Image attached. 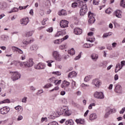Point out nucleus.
Returning a JSON list of instances; mask_svg holds the SVG:
<instances>
[{
  "label": "nucleus",
  "instance_id": "nucleus-1",
  "mask_svg": "<svg viewBox=\"0 0 125 125\" xmlns=\"http://www.w3.org/2000/svg\"><path fill=\"white\" fill-rule=\"evenodd\" d=\"M10 74L11 75V79L13 81H17L21 78V74L17 71H10Z\"/></svg>",
  "mask_w": 125,
  "mask_h": 125
},
{
  "label": "nucleus",
  "instance_id": "nucleus-2",
  "mask_svg": "<svg viewBox=\"0 0 125 125\" xmlns=\"http://www.w3.org/2000/svg\"><path fill=\"white\" fill-rule=\"evenodd\" d=\"M61 111H62V113H60V115H63V114H64L65 116H70V115L72 114V112H71L69 110V108L67 106L62 107L61 109Z\"/></svg>",
  "mask_w": 125,
  "mask_h": 125
},
{
  "label": "nucleus",
  "instance_id": "nucleus-3",
  "mask_svg": "<svg viewBox=\"0 0 125 125\" xmlns=\"http://www.w3.org/2000/svg\"><path fill=\"white\" fill-rule=\"evenodd\" d=\"M52 55L56 61H61V60H62L61 55L59 54V52L57 51H53L52 53Z\"/></svg>",
  "mask_w": 125,
  "mask_h": 125
},
{
  "label": "nucleus",
  "instance_id": "nucleus-4",
  "mask_svg": "<svg viewBox=\"0 0 125 125\" xmlns=\"http://www.w3.org/2000/svg\"><path fill=\"white\" fill-rule=\"evenodd\" d=\"M88 17L89 18L88 23H89V24H93V23L95 22V18H94L95 17V15L90 11L88 13Z\"/></svg>",
  "mask_w": 125,
  "mask_h": 125
},
{
  "label": "nucleus",
  "instance_id": "nucleus-5",
  "mask_svg": "<svg viewBox=\"0 0 125 125\" xmlns=\"http://www.w3.org/2000/svg\"><path fill=\"white\" fill-rule=\"evenodd\" d=\"M24 66L25 68H31L34 65V62L33 61V59H29L28 61L23 62Z\"/></svg>",
  "mask_w": 125,
  "mask_h": 125
},
{
  "label": "nucleus",
  "instance_id": "nucleus-6",
  "mask_svg": "<svg viewBox=\"0 0 125 125\" xmlns=\"http://www.w3.org/2000/svg\"><path fill=\"white\" fill-rule=\"evenodd\" d=\"M94 97L97 99H104V94L102 92H95L94 94Z\"/></svg>",
  "mask_w": 125,
  "mask_h": 125
},
{
  "label": "nucleus",
  "instance_id": "nucleus-7",
  "mask_svg": "<svg viewBox=\"0 0 125 125\" xmlns=\"http://www.w3.org/2000/svg\"><path fill=\"white\" fill-rule=\"evenodd\" d=\"M35 69L36 70H43L45 69V65L44 63L40 62L34 66Z\"/></svg>",
  "mask_w": 125,
  "mask_h": 125
},
{
  "label": "nucleus",
  "instance_id": "nucleus-8",
  "mask_svg": "<svg viewBox=\"0 0 125 125\" xmlns=\"http://www.w3.org/2000/svg\"><path fill=\"white\" fill-rule=\"evenodd\" d=\"M114 91L116 93L122 94V93H123V88H122V86L120 84L116 85L114 88Z\"/></svg>",
  "mask_w": 125,
  "mask_h": 125
},
{
  "label": "nucleus",
  "instance_id": "nucleus-9",
  "mask_svg": "<svg viewBox=\"0 0 125 125\" xmlns=\"http://www.w3.org/2000/svg\"><path fill=\"white\" fill-rule=\"evenodd\" d=\"M69 85H70V82H67L66 80H64L61 86L62 88H63L65 91H67V88L69 87Z\"/></svg>",
  "mask_w": 125,
  "mask_h": 125
},
{
  "label": "nucleus",
  "instance_id": "nucleus-10",
  "mask_svg": "<svg viewBox=\"0 0 125 125\" xmlns=\"http://www.w3.org/2000/svg\"><path fill=\"white\" fill-rule=\"evenodd\" d=\"M9 111H10L9 107L4 106L0 109V114H1V115H6V114H7Z\"/></svg>",
  "mask_w": 125,
  "mask_h": 125
},
{
  "label": "nucleus",
  "instance_id": "nucleus-11",
  "mask_svg": "<svg viewBox=\"0 0 125 125\" xmlns=\"http://www.w3.org/2000/svg\"><path fill=\"white\" fill-rule=\"evenodd\" d=\"M87 12V7L86 5H84V6H82L80 9V15L83 16L84 15L85 13Z\"/></svg>",
  "mask_w": 125,
  "mask_h": 125
},
{
  "label": "nucleus",
  "instance_id": "nucleus-12",
  "mask_svg": "<svg viewBox=\"0 0 125 125\" xmlns=\"http://www.w3.org/2000/svg\"><path fill=\"white\" fill-rule=\"evenodd\" d=\"M92 84L95 85L96 87H99L101 85V81L99 79H94L92 82Z\"/></svg>",
  "mask_w": 125,
  "mask_h": 125
},
{
  "label": "nucleus",
  "instance_id": "nucleus-13",
  "mask_svg": "<svg viewBox=\"0 0 125 125\" xmlns=\"http://www.w3.org/2000/svg\"><path fill=\"white\" fill-rule=\"evenodd\" d=\"M69 22L66 20H62L60 23L61 28H67Z\"/></svg>",
  "mask_w": 125,
  "mask_h": 125
},
{
  "label": "nucleus",
  "instance_id": "nucleus-14",
  "mask_svg": "<svg viewBox=\"0 0 125 125\" xmlns=\"http://www.w3.org/2000/svg\"><path fill=\"white\" fill-rule=\"evenodd\" d=\"M29 23V18H24L21 20V24L22 26H26Z\"/></svg>",
  "mask_w": 125,
  "mask_h": 125
},
{
  "label": "nucleus",
  "instance_id": "nucleus-15",
  "mask_svg": "<svg viewBox=\"0 0 125 125\" xmlns=\"http://www.w3.org/2000/svg\"><path fill=\"white\" fill-rule=\"evenodd\" d=\"M60 115V113H59L58 112L53 111L51 113L50 116L51 119H54L55 118H58Z\"/></svg>",
  "mask_w": 125,
  "mask_h": 125
},
{
  "label": "nucleus",
  "instance_id": "nucleus-16",
  "mask_svg": "<svg viewBox=\"0 0 125 125\" xmlns=\"http://www.w3.org/2000/svg\"><path fill=\"white\" fill-rule=\"evenodd\" d=\"M83 33L82 29L79 28H75L74 29V34L75 35H81Z\"/></svg>",
  "mask_w": 125,
  "mask_h": 125
},
{
  "label": "nucleus",
  "instance_id": "nucleus-17",
  "mask_svg": "<svg viewBox=\"0 0 125 125\" xmlns=\"http://www.w3.org/2000/svg\"><path fill=\"white\" fill-rule=\"evenodd\" d=\"M89 119L90 121H94L97 119V115L96 113H92L89 115Z\"/></svg>",
  "mask_w": 125,
  "mask_h": 125
},
{
  "label": "nucleus",
  "instance_id": "nucleus-18",
  "mask_svg": "<svg viewBox=\"0 0 125 125\" xmlns=\"http://www.w3.org/2000/svg\"><path fill=\"white\" fill-rule=\"evenodd\" d=\"M114 15L118 18H122V12L119 10H117L114 12Z\"/></svg>",
  "mask_w": 125,
  "mask_h": 125
},
{
  "label": "nucleus",
  "instance_id": "nucleus-19",
  "mask_svg": "<svg viewBox=\"0 0 125 125\" xmlns=\"http://www.w3.org/2000/svg\"><path fill=\"white\" fill-rule=\"evenodd\" d=\"M77 76V72L75 71H72L69 73L68 75V79H72V78H74V77Z\"/></svg>",
  "mask_w": 125,
  "mask_h": 125
},
{
  "label": "nucleus",
  "instance_id": "nucleus-20",
  "mask_svg": "<svg viewBox=\"0 0 125 125\" xmlns=\"http://www.w3.org/2000/svg\"><path fill=\"white\" fill-rule=\"evenodd\" d=\"M113 112V109L110 108L109 107L107 108L106 110V113L104 115L105 118H107V117Z\"/></svg>",
  "mask_w": 125,
  "mask_h": 125
},
{
  "label": "nucleus",
  "instance_id": "nucleus-21",
  "mask_svg": "<svg viewBox=\"0 0 125 125\" xmlns=\"http://www.w3.org/2000/svg\"><path fill=\"white\" fill-rule=\"evenodd\" d=\"M76 123L77 125H84L85 121L84 119H79L75 120Z\"/></svg>",
  "mask_w": 125,
  "mask_h": 125
},
{
  "label": "nucleus",
  "instance_id": "nucleus-22",
  "mask_svg": "<svg viewBox=\"0 0 125 125\" xmlns=\"http://www.w3.org/2000/svg\"><path fill=\"white\" fill-rule=\"evenodd\" d=\"M91 57L93 61H97L98 59V55L97 54H93L91 55Z\"/></svg>",
  "mask_w": 125,
  "mask_h": 125
},
{
  "label": "nucleus",
  "instance_id": "nucleus-23",
  "mask_svg": "<svg viewBox=\"0 0 125 125\" xmlns=\"http://www.w3.org/2000/svg\"><path fill=\"white\" fill-rule=\"evenodd\" d=\"M65 125H74V121L72 119L68 120L65 122Z\"/></svg>",
  "mask_w": 125,
  "mask_h": 125
},
{
  "label": "nucleus",
  "instance_id": "nucleus-24",
  "mask_svg": "<svg viewBox=\"0 0 125 125\" xmlns=\"http://www.w3.org/2000/svg\"><path fill=\"white\" fill-rule=\"evenodd\" d=\"M33 42L32 40H29V39H26V40H24L22 42V43L23 44H25V45H27V44H29V43H31Z\"/></svg>",
  "mask_w": 125,
  "mask_h": 125
},
{
  "label": "nucleus",
  "instance_id": "nucleus-25",
  "mask_svg": "<svg viewBox=\"0 0 125 125\" xmlns=\"http://www.w3.org/2000/svg\"><path fill=\"white\" fill-rule=\"evenodd\" d=\"M33 34H34L33 31H28L26 33L25 37H26V38H28L29 37H32V36H33Z\"/></svg>",
  "mask_w": 125,
  "mask_h": 125
},
{
  "label": "nucleus",
  "instance_id": "nucleus-26",
  "mask_svg": "<svg viewBox=\"0 0 125 125\" xmlns=\"http://www.w3.org/2000/svg\"><path fill=\"white\" fill-rule=\"evenodd\" d=\"M91 46H93V44H89V43H84L83 45V47H85V48H90Z\"/></svg>",
  "mask_w": 125,
  "mask_h": 125
},
{
  "label": "nucleus",
  "instance_id": "nucleus-27",
  "mask_svg": "<svg viewBox=\"0 0 125 125\" xmlns=\"http://www.w3.org/2000/svg\"><path fill=\"white\" fill-rule=\"evenodd\" d=\"M59 15H67V12L65 10H62L59 12Z\"/></svg>",
  "mask_w": 125,
  "mask_h": 125
},
{
  "label": "nucleus",
  "instance_id": "nucleus-28",
  "mask_svg": "<svg viewBox=\"0 0 125 125\" xmlns=\"http://www.w3.org/2000/svg\"><path fill=\"white\" fill-rule=\"evenodd\" d=\"M38 46L37 45H33L32 46L30 47V49L32 51H36V50H38Z\"/></svg>",
  "mask_w": 125,
  "mask_h": 125
},
{
  "label": "nucleus",
  "instance_id": "nucleus-29",
  "mask_svg": "<svg viewBox=\"0 0 125 125\" xmlns=\"http://www.w3.org/2000/svg\"><path fill=\"white\" fill-rule=\"evenodd\" d=\"M68 54H70L71 56L75 53V50L73 48H71L70 50H68Z\"/></svg>",
  "mask_w": 125,
  "mask_h": 125
},
{
  "label": "nucleus",
  "instance_id": "nucleus-30",
  "mask_svg": "<svg viewBox=\"0 0 125 125\" xmlns=\"http://www.w3.org/2000/svg\"><path fill=\"white\" fill-rule=\"evenodd\" d=\"M54 43L55 44H59L62 42V40L61 39H57L53 41Z\"/></svg>",
  "mask_w": 125,
  "mask_h": 125
},
{
  "label": "nucleus",
  "instance_id": "nucleus-31",
  "mask_svg": "<svg viewBox=\"0 0 125 125\" xmlns=\"http://www.w3.org/2000/svg\"><path fill=\"white\" fill-rule=\"evenodd\" d=\"M78 5L80 7H83V6L84 5H86V4H85V2H84L83 1H80L78 3Z\"/></svg>",
  "mask_w": 125,
  "mask_h": 125
},
{
  "label": "nucleus",
  "instance_id": "nucleus-32",
  "mask_svg": "<svg viewBox=\"0 0 125 125\" xmlns=\"http://www.w3.org/2000/svg\"><path fill=\"white\" fill-rule=\"evenodd\" d=\"M3 103H10V101L8 99H6L0 102V104H3Z\"/></svg>",
  "mask_w": 125,
  "mask_h": 125
},
{
  "label": "nucleus",
  "instance_id": "nucleus-33",
  "mask_svg": "<svg viewBox=\"0 0 125 125\" xmlns=\"http://www.w3.org/2000/svg\"><path fill=\"white\" fill-rule=\"evenodd\" d=\"M71 88L72 89H75L76 88V82L72 81L71 83Z\"/></svg>",
  "mask_w": 125,
  "mask_h": 125
},
{
  "label": "nucleus",
  "instance_id": "nucleus-34",
  "mask_svg": "<svg viewBox=\"0 0 125 125\" xmlns=\"http://www.w3.org/2000/svg\"><path fill=\"white\" fill-rule=\"evenodd\" d=\"M91 77L90 76H86L84 79V82H87L88 81H90Z\"/></svg>",
  "mask_w": 125,
  "mask_h": 125
},
{
  "label": "nucleus",
  "instance_id": "nucleus-35",
  "mask_svg": "<svg viewBox=\"0 0 125 125\" xmlns=\"http://www.w3.org/2000/svg\"><path fill=\"white\" fill-rule=\"evenodd\" d=\"M53 62H54L53 61H47L46 62V63H47V66H48V67H51V66H52L51 63H53Z\"/></svg>",
  "mask_w": 125,
  "mask_h": 125
},
{
  "label": "nucleus",
  "instance_id": "nucleus-36",
  "mask_svg": "<svg viewBox=\"0 0 125 125\" xmlns=\"http://www.w3.org/2000/svg\"><path fill=\"white\" fill-rule=\"evenodd\" d=\"M47 125H58V123L56 122V121H53L50 122Z\"/></svg>",
  "mask_w": 125,
  "mask_h": 125
},
{
  "label": "nucleus",
  "instance_id": "nucleus-37",
  "mask_svg": "<svg viewBox=\"0 0 125 125\" xmlns=\"http://www.w3.org/2000/svg\"><path fill=\"white\" fill-rule=\"evenodd\" d=\"M92 107H95V103H92L89 104L88 106V109L89 110H91L92 109Z\"/></svg>",
  "mask_w": 125,
  "mask_h": 125
},
{
  "label": "nucleus",
  "instance_id": "nucleus-38",
  "mask_svg": "<svg viewBox=\"0 0 125 125\" xmlns=\"http://www.w3.org/2000/svg\"><path fill=\"white\" fill-rule=\"evenodd\" d=\"M120 6H122V7H125V0H121Z\"/></svg>",
  "mask_w": 125,
  "mask_h": 125
},
{
  "label": "nucleus",
  "instance_id": "nucleus-39",
  "mask_svg": "<svg viewBox=\"0 0 125 125\" xmlns=\"http://www.w3.org/2000/svg\"><path fill=\"white\" fill-rule=\"evenodd\" d=\"M55 90L56 91L57 90H59V86H57L55 87L53 89L50 90V92H52L53 91H54Z\"/></svg>",
  "mask_w": 125,
  "mask_h": 125
},
{
  "label": "nucleus",
  "instance_id": "nucleus-40",
  "mask_svg": "<svg viewBox=\"0 0 125 125\" xmlns=\"http://www.w3.org/2000/svg\"><path fill=\"white\" fill-rule=\"evenodd\" d=\"M15 110H17V111H21L22 110V106L20 105H18L15 107Z\"/></svg>",
  "mask_w": 125,
  "mask_h": 125
},
{
  "label": "nucleus",
  "instance_id": "nucleus-41",
  "mask_svg": "<svg viewBox=\"0 0 125 125\" xmlns=\"http://www.w3.org/2000/svg\"><path fill=\"white\" fill-rule=\"evenodd\" d=\"M52 84L51 83H47L44 86V88H49V87H51L52 86Z\"/></svg>",
  "mask_w": 125,
  "mask_h": 125
},
{
  "label": "nucleus",
  "instance_id": "nucleus-42",
  "mask_svg": "<svg viewBox=\"0 0 125 125\" xmlns=\"http://www.w3.org/2000/svg\"><path fill=\"white\" fill-rule=\"evenodd\" d=\"M49 81H50V83H55L56 80H55V77H52L49 79Z\"/></svg>",
  "mask_w": 125,
  "mask_h": 125
},
{
  "label": "nucleus",
  "instance_id": "nucleus-43",
  "mask_svg": "<svg viewBox=\"0 0 125 125\" xmlns=\"http://www.w3.org/2000/svg\"><path fill=\"white\" fill-rule=\"evenodd\" d=\"M27 99H28V97H24L21 99V102H22V103H27Z\"/></svg>",
  "mask_w": 125,
  "mask_h": 125
},
{
  "label": "nucleus",
  "instance_id": "nucleus-44",
  "mask_svg": "<svg viewBox=\"0 0 125 125\" xmlns=\"http://www.w3.org/2000/svg\"><path fill=\"white\" fill-rule=\"evenodd\" d=\"M52 74H53V75H57V76H61V72L59 71L53 72Z\"/></svg>",
  "mask_w": 125,
  "mask_h": 125
},
{
  "label": "nucleus",
  "instance_id": "nucleus-45",
  "mask_svg": "<svg viewBox=\"0 0 125 125\" xmlns=\"http://www.w3.org/2000/svg\"><path fill=\"white\" fill-rule=\"evenodd\" d=\"M112 34H110V33H104L103 36V38H107V37H109V36H111Z\"/></svg>",
  "mask_w": 125,
  "mask_h": 125
},
{
  "label": "nucleus",
  "instance_id": "nucleus-46",
  "mask_svg": "<svg viewBox=\"0 0 125 125\" xmlns=\"http://www.w3.org/2000/svg\"><path fill=\"white\" fill-rule=\"evenodd\" d=\"M11 48L14 52H15V51H16L17 52L19 48L15 46H12Z\"/></svg>",
  "mask_w": 125,
  "mask_h": 125
},
{
  "label": "nucleus",
  "instance_id": "nucleus-47",
  "mask_svg": "<svg viewBox=\"0 0 125 125\" xmlns=\"http://www.w3.org/2000/svg\"><path fill=\"white\" fill-rule=\"evenodd\" d=\"M47 117H42L41 118V122L42 123H43V122H45V123H46V122H47Z\"/></svg>",
  "mask_w": 125,
  "mask_h": 125
},
{
  "label": "nucleus",
  "instance_id": "nucleus-48",
  "mask_svg": "<svg viewBox=\"0 0 125 125\" xmlns=\"http://www.w3.org/2000/svg\"><path fill=\"white\" fill-rule=\"evenodd\" d=\"M78 6V3L77 2H73L72 4V7L73 8H76Z\"/></svg>",
  "mask_w": 125,
  "mask_h": 125
},
{
  "label": "nucleus",
  "instance_id": "nucleus-49",
  "mask_svg": "<svg viewBox=\"0 0 125 125\" xmlns=\"http://www.w3.org/2000/svg\"><path fill=\"white\" fill-rule=\"evenodd\" d=\"M87 41L88 42H94L95 41V38H89V39H87Z\"/></svg>",
  "mask_w": 125,
  "mask_h": 125
},
{
  "label": "nucleus",
  "instance_id": "nucleus-50",
  "mask_svg": "<svg viewBox=\"0 0 125 125\" xmlns=\"http://www.w3.org/2000/svg\"><path fill=\"white\" fill-rule=\"evenodd\" d=\"M47 32H48L49 33H52L53 31V28L52 27H50L46 29Z\"/></svg>",
  "mask_w": 125,
  "mask_h": 125
},
{
  "label": "nucleus",
  "instance_id": "nucleus-51",
  "mask_svg": "<svg viewBox=\"0 0 125 125\" xmlns=\"http://www.w3.org/2000/svg\"><path fill=\"white\" fill-rule=\"evenodd\" d=\"M61 82L62 81L61 80H56V81H55V84L56 85L57 84H60V83H61Z\"/></svg>",
  "mask_w": 125,
  "mask_h": 125
},
{
  "label": "nucleus",
  "instance_id": "nucleus-52",
  "mask_svg": "<svg viewBox=\"0 0 125 125\" xmlns=\"http://www.w3.org/2000/svg\"><path fill=\"white\" fill-rule=\"evenodd\" d=\"M69 38L68 35H66L64 36L63 38L61 39V40L62 41V42H64V41H65V40H67Z\"/></svg>",
  "mask_w": 125,
  "mask_h": 125
},
{
  "label": "nucleus",
  "instance_id": "nucleus-53",
  "mask_svg": "<svg viewBox=\"0 0 125 125\" xmlns=\"http://www.w3.org/2000/svg\"><path fill=\"white\" fill-rule=\"evenodd\" d=\"M39 13L41 16H43V15H44V11L43 10H40Z\"/></svg>",
  "mask_w": 125,
  "mask_h": 125
},
{
  "label": "nucleus",
  "instance_id": "nucleus-54",
  "mask_svg": "<svg viewBox=\"0 0 125 125\" xmlns=\"http://www.w3.org/2000/svg\"><path fill=\"white\" fill-rule=\"evenodd\" d=\"M62 35V32L61 31H58L57 33L55 35V37H60Z\"/></svg>",
  "mask_w": 125,
  "mask_h": 125
},
{
  "label": "nucleus",
  "instance_id": "nucleus-55",
  "mask_svg": "<svg viewBox=\"0 0 125 125\" xmlns=\"http://www.w3.org/2000/svg\"><path fill=\"white\" fill-rule=\"evenodd\" d=\"M17 52H18V53H19L20 54H23V53H24L22 50H21L19 48L18 49V51H17Z\"/></svg>",
  "mask_w": 125,
  "mask_h": 125
},
{
  "label": "nucleus",
  "instance_id": "nucleus-56",
  "mask_svg": "<svg viewBox=\"0 0 125 125\" xmlns=\"http://www.w3.org/2000/svg\"><path fill=\"white\" fill-rule=\"evenodd\" d=\"M121 67L120 68H123V67H124V66L125 65V61H122L121 62Z\"/></svg>",
  "mask_w": 125,
  "mask_h": 125
},
{
  "label": "nucleus",
  "instance_id": "nucleus-57",
  "mask_svg": "<svg viewBox=\"0 0 125 125\" xmlns=\"http://www.w3.org/2000/svg\"><path fill=\"white\" fill-rule=\"evenodd\" d=\"M20 59L21 60H25L26 59V55H22L20 58Z\"/></svg>",
  "mask_w": 125,
  "mask_h": 125
},
{
  "label": "nucleus",
  "instance_id": "nucleus-58",
  "mask_svg": "<svg viewBox=\"0 0 125 125\" xmlns=\"http://www.w3.org/2000/svg\"><path fill=\"white\" fill-rule=\"evenodd\" d=\"M82 56V55L81 54H79L76 57V58L74 59L75 60H79L80 58H81Z\"/></svg>",
  "mask_w": 125,
  "mask_h": 125
},
{
  "label": "nucleus",
  "instance_id": "nucleus-59",
  "mask_svg": "<svg viewBox=\"0 0 125 125\" xmlns=\"http://www.w3.org/2000/svg\"><path fill=\"white\" fill-rule=\"evenodd\" d=\"M21 120H23V116L22 115H19L18 117L17 121H21Z\"/></svg>",
  "mask_w": 125,
  "mask_h": 125
},
{
  "label": "nucleus",
  "instance_id": "nucleus-60",
  "mask_svg": "<svg viewBox=\"0 0 125 125\" xmlns=\"http://www.w3.org/2000/svg\"><path fill=\"white\" fill-rule=\"evenodd\" d=\"M93 4H94V5H98V4H99V2L95 0H93Z\"/></svg>",
  "mask_w": 125,
  "mask_h": 125
},
{
  "label": "nucleus",
  "instance_id": "nucleus-61",
  "mask_svg": "<svg viewBox=\"0 0 125 125\" xmlns=\"http://www.w3.org/2000/svg\"><path fill=\"white\" fill-rule=\"evenodd\" d=\"M105 13H107V14H110L111 13V9L110 8H108L105 10Z\"/></svg>",
  "mask_w": 125,
  "mask_h": 125
},
{
  "label": "nucleus",
  "instance_id": "nucleus-62",
  "mask_svg": "<svg viewBox=\"0 0 125 125\" xmlns=\"http://www.w3.org/2000/svg\"><path fill=\"white\" fill-rule=\"evenodd\" d=\"M125 112V107L122 108V110L120 111V114H124Z\"/></svg>",
  "mask_w": 125,
  "mask_h": 125
},
{
  "label": "nucleus",
  "instance_id": "nucleus-63",
  "mask_svg": "<svg viewBox=\"0 0 125 125\" xmlns=\"http://www.w3.org/2000/svg\"><path fill=\"white\" fill-rule=\"evenodd\" d=\"M66 48V46L65 45H61L60 46V49H64V48Z\"/></svg>",
  "mask_w": 125,
  "mask_h": 125
},
{
  "label": "nucleus",
  "instance_id": "nucleus-64",
  "mask_svg": "<svg viewBox=\"0 0 125 125\" xmlns=\"http://www.w3.org/2000/svg\"><path fill=\"white\" fill-rule=\"evenodd\" d=\"M47 21V19H44L42 21V25H44L45 24V21Z\"/></svg>",
  "mask_w": 125,
  "mask_h": 125
}]
</instances>
